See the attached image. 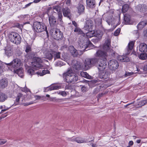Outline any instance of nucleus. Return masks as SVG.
<instances>
[{
  "mask_svg": "<svg viewBox=\"0 0 147 147\" xmlns=\"http://www.w3.org/2000/svg\"><path fill=\"white\" fill-rule=\"evenodd\" d=\"M111 40L109 39H107L102 46V49H99L97 50L96 53L94 54V56L97 58L99 60H107V52L106 51H109L110 54L113 57H114L115 54V52L113 50L110 49Z\"/></svg>",
  "mask_w": 147,
  "mask_h": 147,
  "instance_id": "f257e3e1",
  "label": "nucleus"
},
{
  "mask_svg": "<svg viewBox=\"0 0 147 147\" xmlns=\"http://www.w3.org/2000/svg\"><path fill=\"white\" fill-rule=\"evenodd\" d=\"M22 64L20 60L17 58L14 59L8 63H3L0 61V74L8 70L15 71V69L20 66Z\"/></svg>",
  "mask_w": 147,
  "mask_h": 147,
  "instance_id": "f03ea898",
  "label": "nucleus"
},
{
  "mask_svg": "<svg viewBox=\"0 0 147 147\" xmlns=\"http://www.w3.org/2000/svg\"><path fill=\"white\" fill-rule=\"evenodd\" d=\"M64 80L69 83H74L78 79V76L73 72L72 70L69 68L67 71L63 74Z\"/></svg>",
  "mask_w": 147,
  "mask_h": 147,
  "instance_id": "7ed1b4c3",
  "label": "nucleus"
},
{
  "mask_svg": "<svg viewBox=\"0 0 147 147\" xmlns=\"http://www.w3.org/2000/svg\"><path fill=\"white\" fill-rule=\"evenodd\" d=\"M91 44L92 43L90 41H87L86 43L84 42L81 45L80 44V48L82 49L81 51H86L88 50L89 49L88 48V46ZM68 49L71 55L74 57H77L79 55V52L80 51L77 50L72 46H69Z\"/></svg>",
  "mask_w": 147,
  "mask_h": 147,
  "instance_id": "20e7f679",
  "label": "nucleus"
},
{
  "mask_svg": "<svg viewBox=\"0 0 147 147\" xmlns=\"http://www.w3.org/2000/svg\"><path fill=\"white\" fill-rule=\"evenodd\" d=\"M100 61L98 59L95 57L85 59L84 63V69L86 70L96 65Z\"/></svg>",
  "mask_w": 147,
  "mask_h": 147,
  "instance_id": "39448f33",
  "label": "nucleus"
},
{
  "mask_svg": "<svg viewBox=\"0 0 147 147\" xmlns=\"http://www.w3.org/2000/svg\"><path fill=\"white\" fill-rule=\"evenodd\" d=\"M33 28L34 31L37 33L45 31L48 36L49 33L47 27L44 23L38 21L34 22L33 24Z\"/></svg>",
  "mask_w": 147,
  "mask_h": 147,
  "instance_id": "423d86ee",
  "label": "nucleus"
},
{
  "mask_svg": "<svg viewBox=\"0 0 147 147\" xmlns=\"http://www.w3.org/2000/svg\"><path fill=\"white\" fill-rule=\"evenodd\" d=\"M9 40L16 45L20 44L22 38L19 34L16 32H12L9 35Z\"/></svg>",
  "mask_w": 147,
  "mask_h": 147,
  "instance_id": "0eeeda50",
  "label": "nucleus"
},
{
  "mask_svg": "<svg viewBox=\"0 0 147 147\" xmlns=\"http://www.w3.org/2000/svg\"><path fill=\"white\" fill-rule=\"evenodd\" d=\"M33 68H32L31 67L29 66L26 68L27 74L31 76L35 74H37L38 76H42L46 74H49L50 72L49 71L47 70H44L42 72L38 71L35 73Z\"/></svg>",
  "mask_w": 147,
  "mask_h": 147,
  "instance_id": "6e6552de",
  "label": "nucleus"
},
{
  "mask_svg": "<svg viewBox=\"0 0 147 147\" xmlns=\"http://www.w3.org/2000/svg\"><path fill=\"white\" fill-rule=\"evenodd\" d=\"M50 34L54 39L57 40L61 39L63 37L62 32L59 29L56 28L52 29Z\"/></svg>",
  "mask_w": 147,
  "mask_h": 147,
  "instance_id": "1a4fd4ad",
  "label": "nucleus"
},
{
  "mask_svg": "<svg viewBox=\"0 0 147 147\" xmlns=\"http://www.w3.org/2000/svg\"><path fill=\"white\" fill-rule=\"evenodd\" d=\"M33 61L31 62V65L35 67L36 69L38 68L43 67V65L41 64L42 62L41 59L39 57H34L33 58Z\"/></svg>",
  "mask_w": 147,
  "mask_h": 147,
  "instance_id": "9d476101",
  "label": "nucleus"
},
{
  "mask_svg": "<svg viewBox=\"0 0 147 147\" xmlns=\"http://www.w3.org/2000/svg\"><path fill=\"white\" fill-rule=\"evenodd\" d=\"M119 66L117 61L114 59L109 60L108 62V67L111 70H113L117 69Z\"/></svg>",
  "mask_w": 147,
  "mask_h": 147,
  "instance_id": "9b49d317",
  "label": "nucleus"
},
{
  "mask_svg": "<svg viewBox=\"0 0 147 147\" xmlns=\"http://www.w3.org/2000/svg\"><path fill=\"white\" fill-rule=\"evenodd\" d=\"M71 66L77 70H81L83 68L84 69V65L83 66L82 63L76 60H73L72 61Z\"/></svg>",
  "mask_w": 147,
  "mask_h": 147,
  "instance_id": "f8f14e48",
  "label": "nucleus"
},
{
  "mask_svg": "<svg viewBox=\"0 0 147 147\" xmlns=\"http://www.w3.org/2000/svg\"><path fill=\"white\" fill-rule=\"evenodd\" d=\"M90 140H86L84 139L81 138L73 137L70 139V141L72 142H76L78 143H81L88 142H90L94 140V138L91 137Z\"/></svg>",
  "mask_w": 147,
  "mask_h": 147,
  "instance_id": "ddd939ff",
  "label": "nucleus"
},
{
  "mask_svg": "<svg viewBox=\"0 0 147 147\" xmlns=\"http://www.w3.org/2000/svg\"><path fill=\"white\" fill-rule=\"evenodd\" d=\"M53 51L47 49L43 51L44 58L50 60L53 58Z\"/></svg>",
  "mask_w": 147,
  "mask_h": 147,
  "instance_id": "4468645a",
  "label": "nucleus"
},
{
  "mask_svg": "<svg viewBox=\"0 0 147 147\" xmlns=\"http://www.w3.org/2000/svg\"><path fill=\"white\" fill-rule=\"evenodd\" d=\"M106 60H101L100 61L98 66V68L99 71H102L107 67V64Z\"/></svg>",
  "mask_w": 147,
  "mask_h": 147,
  "instance_id": "2eb2a0df",
  "label": "nucleus"
},
{
  "mask_svg": "<svg viewBox=\"0 0 147 147\" xmlns=\"http://www.w3.org/2000/svg\"><path fill=\"white\" fill-rule=\"evenodd\" d=\"M93 27V22L91 20H88L86 21L84 28L85 30L87 31H91Z\"/></svg>",
  "mask_w": 147,
  "mask_h": 147,
  "instance_id": "dca6fc26",
  "label": "nucleus"
},
{
  "mask_svg": "<svg viewBox=\"0 0 147 147\" xmlns=\"http://www.w3.org/2000/svg\"><path fill=\"white\" fill-rule=\"evenodd\" d=\"M135 40L131 41L128 44V45L126 49V54H129L133 49Z\"/></svg>",
  "mask_w": 147,
  "mask_h": 147,
  "instance_id": "f3484780",
  "label": "nucleus"
},
{
  "mask_svg": "<svg viewBox=\"0 0 147 147\" xmlns=\"http://www.w3.org/2000/svg\"><path fill=\"white\" fill-rule=\"evenodd\" d=\"M49 24L51 26H54L56 24V20L55 17L53 15L48 16Z\"/></svg>",
  "mask_w": 147,
  "mask_h": 147,
  "instance_id": "a211bd4d",
  "label": "nucleus"
},
{
  "mask_svg": "<svg viewBox=\"0 0 147 147\" xmlns=\"http://www.w3.org/2000/svg\"><path fill=\"white\" fill-rule=\"evenodd\" d=\"M136 9L140 12L144 13L147 10V7L145 5L140 4L137 6Z\"/></svg>",
  "mask_w": 147,
  "mask_h": 147,
  "instance_id": "6ab92c4d",
  "label": "nucleus"
},
{
  "mask_svg": "<svg viewBox=\"0 0 147 147\" xmlns=\"http://www.w3.org/2000/svg\"><path fill=\"white\" fill-rule=\"evenodd\" d=\"M110 73L107 71H106L105 73L104 72L99 73V77L101 79H106L109 77Z\"/></svg>",
  "mask_w": 147,
  "mask_h": 147,
  "instance_id": "aec40b11",
  "label": "nucleus"
},
{
  "mask_svg": "<svg viewBox=\"0 0 147 147\" xmlns=\"http://www.w3.org/2000/svg\"><path fill=\"white\" fill-rule=\"evenodd\" d=\"M139 51L141 52H147V45L145 43H141L139 46Z\"/></svg>",
  "mask_w": 147,
  "mask_h": 147,
  "instance_id": "412c9836",
  "label": "nucleus"
},
{
  "mask_svg": "<svg viewBox=\"0 0 147 147\" xmlns=\"http://www.w3.org/2000/svg\"><path fill=\"white\" fill-rule=\"evenodd\" d=\"M14 73L17 74L18 76L21 78H22L24 76V70L22 67H20L18 69H15V71H12Z\"/></svg>",
  "mask_w": 147,
  "mask_h": 147,
  "instance_id": "4be33fe9",
  "label": "nucleus"
},
{
  "mask_svg": "<svg viewBox=\"0 0 147 147\" xmlns=\"http://www.w3.org/2000/svg\"><path fill=\"white\" fill-rule=\"evenodd\" d=\"M86 3L87 6L90 8H93L95 7V0H86Z\"/></svg>",
  "mask_w": 147,
  "mask_h": 147,
  "instance_id": "5701e85b",
  "label": "nucleus"
},
{
  "mask_svg": "<svg viewBox=\"0 0 147 147\" xmlns=\"http://www.w3.org/2000/svg\"><path fill=\"white\" fill-rule=\"evenodd\" d=\"M63 16L65 17H67L70 19V16L71 15L70 10L69 8H65L63 9Z\"/></svg>",
  "mask_w": 147,
  "mask_h": 147,
  "instance_id": "b1692460",
  "label": "nucleus"
},
{
  "mask_svg": "<svg viewBox=\"0 0 147 147\" xmlns=\"http://www.w3.org/2000/svg\"><path fill=\"white\" fill-rule=\"evenodd\" d=\"M8 81L7 79H3L0 80V87L3 88L7 85Z\"/></svg>",
  "mask_w": 147,
  "mask_h": 147,
  "instance_id": "393cba45",
  "label": "nucleus"
},
{
  "mask_svg": "<svg viewBox=\"0 0 147 147\" xmlns=\"http://www.w3.org/2000/svg\"><path fill=\"white\" fill-rule=\"evenodd\" d=\"M147 24V20L141 21L138 24L137 28L138 30H142Z\"/></svg>",
  "mask_w": 147,
  "mask_h": 147,
  "instance_id": "a878e982",
  "label": "nucleus"
},
{
  "mask_svg": "<svg viewBox=\"0 0 147 147\" xmlns=\"http://www.w3.org/2000/svg\"><path fill=\"white\" fill-rule=\"evenodd\" d=\"M94 36L101 39L103 35L102 32L100 30L94 31Z\"/></svg>",
  "mask_w": 147,
  "mask_h": 147,
  "instance_id": "bb28decb",
  "label": "nucleus"
},
{
  "mask_svg": "<svg viewBox=\"0 0 147 147\" xmlns=\"http://www.w3.org/2000/svg\"><path fill=\"white\" fill-rule=\"evenodd\" d=\"M118 60L122 62H128L129 61V58L126 55H119L117 57Z\"/></svg>",
  "mask_w": 147,
  "mask_h": 147,
  "instance_id": "cd10ccee",
  "label": "nucleus"
},
{
  "mask_svg": "<svg viewBox=\"0 0 147 147\" xmlns=\"http://www.w3.org/2000/svg\"><path fill=\"white\" fill-rule=\"evenodd\" d=\"M124 20L125 24H131V22L130 16L127 14L124 15Z\"/></svg>",
  "mask_w": 147,
  "mask_h": 147,
  "instance_id": "c85d7f7f",
  "label": "nucleus"
},
{
  "mask_svg": "<svg viewBox=\"0 0 147 147\" xmlns=\"http://www.w3.org/2000/svg\"><path fill=\"white\" fill-rule=\"evenodd\" d=\"M4 50L5 54L8 57H10L12 55V51L10 47L7 46L5 47Z\"/></svg>",
  "mask_w": 147,
  "mask_h": 147,
  "instance_id": "c756f323",
  "label": "nucleus"
},
{
  "mask_svg": "<svg viewBox=\"0 0 147 147\" xmlns=\"http://www.w3.org/2000/svg\"><path fill=\"white\" fill-rule=\"evenodd\" d=\"M77 9H78V13H79L81 14L84 11L85 7L83 4L79 3Z\"/></svg>",
  "mask_w": 147,
  "mask_h": 147,
  "instance_id": "7c9ffc66",
  "label": "nucleus"
},
{
  "mask_svg": "<svg viewBox=\"0 0 147 147\" xmlns=\"http://www.w3.org/2000/svg\"><path fill=\"white\" fill-rule=\"evenodd\" d=\"M26 52L27 53V55L29 59H31L32 57V55H29L31 51V47L30 45H27L26 46Z\"/></svg>",
  "mask_w": 147,
  "mask_h": 147,
  "instance_id": "2f4dec72",
  "label": "nucleus"
},
{
  "mask_svg": "<svg viewBox=\"0 0 147 147\" xmlns=\"http://www.w3.org/2000/svg\"><path fill=\"white\" fill-rule=\"evenodd\" d=\"M80 74L81 76L88 79H91L92 78V77L86 72L82 71L80 73Z\"/></svg>",
  "mask_w": 147,
  "mask_h": 147,
  "instance_id": "473e14b6",
  "label": "nucleus"
},
{
  "mask_svg": "<svg viewBox=\"0 0 147 147\" xmlns=\"http://www.w3.org/2000/svg\"><path fill=\"white\" fill-rule=\"evenodd\" d=\"M61 53L59 52H57L53 51V57H54V60H55L57 59H59L60 57Z\"/></svg>",
  "mask_w": 147,
  "mask_h": 147,
  "instance_id": "72a5a7b5",
  "label": "nucleus"
},
{
  "mask_svg": "<svg viewBox=\"0 0 147 147\" xmlns=\"http://www.w3.org/2000/svg\"><path fill=\"white\" fill-rule=\"evenodd\" d=\"M107 22L109 25H112L114 24V20L113 18H112L111 16H109L107 18Z\"/></svg>",
  "mask_w": 147,
  "mask_h": 147,
  "instance_id": "f704fd0d",
  "label": "nucleus"
},
{
  "mask_svg": "<svg viewBox=\"0 0 147 147\" xmlns=\"http://www.w3.org/2000/svg\"><path fill=\"white\" fill-rule=\"evenodd\" d=\"M7 96L5 93H0V102H3L7 98Z\"/></svg>",
  "mask_w": 147,
  "mask_h": 147,
  "instance_id": "c9c22d12",
  "label": "nucleus"
},
{
  "mask_svg": "<svg viewBox=\"0 0 147 147\" xmlns=\"http://www.w3.org/2000/svg\"><path fill=\"white\" fill-rule=\"evenodd\" d=\"M22 96V94L21 93H19L18 94L17 96L16 97V100L14 104L15 105H18L20 99Z\"/></svg>",
  "mask_w": 147,
  "mask_h": 147,
  "instance_id": "e433bc0d",
  "label": "nucleus"
},
{
  "mask_svg": "<svg viewBox=\"0 0 147 147\" xmlns=\"http://www.w3.org/2000/svg\"><path fill=\"white\" fill-rule=\"evenodd\" d=\"M51 90H56L61 88V86L60 85H58L54 84L51 86Z\"/></svg>",
  "mask_w": 147,
  "mask_h": 147,
  "instance_id": "4c0bfd02",
  "label": "nucleus"
},
{
  "mask_svg": "<svg viewBox=\"0 0 147 147\" xmlns=\"http://www.w3.org/2000/svg\"><path fill=\"white\" fill-rule=\"evenodd\" d=\"M65 63L61 61H58L56 62L55 64V66L61 67L65 65Z\"/></svg>",
  "mask_w": 147,
  "mask_h": 147,
  "instance_id": "58836bf2",
  "label": "nucleus"
},
{
  "mask_svg": "<svg viewBox=\"0 0 147 147\" xmlns=\"http://www.w3.org/2000/svg\"><path fill=\"white\" fill-rule=\"evenodd\" d=\"M94 31H88V32L86 33V36L88 38H90L94 36Z\"/></svg>",
  "mask_w": 147,
  "mask_h": 147,
  "instance_id": "ea45409f",
  "label": "nucleus"
},
{
  "mask_svg": "<svg viewBox=\"0 0 147 147\" xmlns=\"http://www.w3.org/2000/svg\"><path fill=\"white\" fill-rule=\"evenodd\" d=\"M129 8V6L127 4L124 5L122 6V11L123 13H125L127 11Z\"/></svg>",
  "mask_w": 147,
  "mask_h": 147,
  "instance_id": "a19ab883",
  "label": "nucleus"
},
{
  "mask_svg": "<svg viewBox=\"0 0 147 147\" xmlns=\"http://www.w3.org/2000/svg\"><path fill=\"white\" fill-rule=\"evenodd\" d=\"M139 57L141 59L145 60L147 58V55L145 53H142L139 55Z\"/></svg>",
  "mask_w": 147,
  "mask_h": 147,
  "instance_id": "79ce46f5",
  "label": "nucleus"
},
{
  "mask_svg": "<svg viewBox=\"0 0 147 147\" xmlns=\"http://www.w3.org/2000/svg\"><path fill=\"white\" fill-rule=\"evenodd\" d=\"M53 9L58 13L61 11L60 7L59 6H53Z\"/></svg>",
  "mask_w": 147,
  "mask_h": 147,
  "instance_id": "37998d69",
  "label": "nucleus"
},
{
  "mask_svg": "<svg viewBox=\"0 0 147 147\" xmlns=\"http://www.w3.org/2000/svg\"><path fill=\"white\" fill-rule=\"evenodd\" d=\"M146 104H147V99L145 100H141L139 102L138 105L140 106L141 107L142 106H144Z\"/></svg>",
  "mask_w": 147,
  "mask_h": 147,
  "instance_id": "c03bdc74",
  "label": "nucleus"
},
{
  "mask_svg": "<svg viewBox=\"0 0 147 147\" xmlns=\"http://www.w3.org/2000/svg\"><path fill=\"white\" fill-rule=\"evenodd\" d=\"M3 109L1 110V113H2L4 111H6L8 110L9 109V108H8V107H6L4 105L3 106H0V109Z\"/></svg>",
  "mask_w": 147,
  "mask_h": 147,
  "instance_id": "a18cd8bd",
  "label": "nucleus"
},
{
  "mask_svg": "<svg viewBox=\"0 0 147 147\" xmlns=\"http://www.w3.org/2000/svg\"><path fill=\"white\" fill-rule=\"evenodd\" d=\"M74 31L76 32H77L79 34H81L82 33V32L81 30L77 27H76L74 30Z\"/></svg>",
  "mask_w": 147,
  "mask_h": 147,
  "instance_id": "49530a36",
  "label": "nucleus"
},
{
  "mask_svg": "<svg viewBox=\"0 0 147 147\" xmlns=\"http://www.w3.org/2000/svg\"><path fill=\"white\" fill-rule=\"evenodd\" d=\"M101 22L102 20L100 18H97L95 20V22L96 23L98 24H101Z\"/></svg>",
  "mask_w": 147,
  "mask_h": 147,
  "instance_id": "de8ad7c7",
  "label": "nucleus"
},
{
  "mask_svg": "<svg viewBox=\"0 0 147 147\" xmlns=\"http://www.w3.org/2000/svg\"><path fill=\"white\" fill-rule=\"evenodd\" d=\"M101 39V38L96 37L93 38L92 39V41L94 43H96L98 42Z\"/></svg>",
  "mask_w": 147,
  "mask_h": 147,
  "instance_id": "09e8293b",
  "label": "nucleus"
},
{
  "mask_svg": "<svg viewBox=\"0 0 147 147\" xmlns=\"http://www.w3.org/2000/svg\"><path fill=\"white\" fill-rule=\"evenodd\" d=\"M21 89V90L25 92H30V90L28 88L25 86V87L23 88H22Z\"/></svg>",
  "mask_w": 147,
  "mask_h": 147,
  "instance_id": "8fccbe9b",
  "label": "nucleus"
},
{
  "mask_svg": "<svg viewBox=\"0 0 147 147\" xmlns=\"http://www.w3.org/2000/svg\"><path fill=\"white\" fill-rule=\"evenodd\" d=\"M121 30V29L120 28L117 29L114 32V35L117 36L120 33Z\"/></svg>",
  "mask_w": 147,
  "mask_h": 147,
  "instance_id": "3c124183",
  "label": "nucleus"
},
{
  "mask_svg": "<svg viewBox=\"0 0 147 147\" xmlns=\"http://www.w3.org/2000/svg\"><path fill=\"white\" fill-rule=\"evenodd\" d=\"M58 94H60L63 96H65L67 95V93L65 91H61L58 93Z\"/></svg>",
  "mask_w": 147,
  "mask_h": 147,
  "instance_id": "603ef678",
  "label": "nucleus"
},
{
  "mask_svg": "<svg viewBox=\"0 0 147 147\" xmlns=\"http://www.w3.org/2000/svg\"><path fill=\"white\" fill-rule=\"evenodd\" d=\"M7 142L6 140L0 139V145H2L5 144Z\"/></svg>",
  "mask_w": 147,
  "mask_h": 147,
  "instance_id": "864d4df0",
  "label": "nucleus"
},
{
  "mask_svg": "<svg viewBox=\"0 0 147 147\" xmlns=\"http://www.w3.org/2000/svg\"><path fill=\"white\" fill-rule=\"evenodd\" d=\"M141 69H142L143 71L147 72V64L145 65L144 66H142L141 68Z\"/></svg>",
  "mask_w": 147,
  "mask_h": 147,
  "instance_id": "5fc2aeb1",
  "label": "nucleus"
},
{
  "mask_svg": "<svg viewBox=\"0 0 147 147\" xmlns=\"http://www.w3.org/2000/svg\"><path fill=\"white\" fill-rule=\"evenodd\" d=\"M80 86L82 87L81 90L83 91H85L86 90V88L83 85H80Z\"/></svg>",
  "mask_w": 147,
  "mask_h": 147,
  "instance_id": "6e6d98bb",
  "label": "nucleus"
},
{
  "mask_svg": "<svg viewBox=\"0 0 147 147\" xmlns=\"http://www.w3.org/2000/svg\"><path fill=\"white\" fill-rule=\"evenodd\" d=\"M51 86H50L47 87L46 88H45L44 89V92H47L49 90H51Z\"/></svg>",
  "mask_w": 147,
  "mask_h": 147,
  "instance_id": "4d7b16f0",
  "label": "nucleus"
},
{
  "mask_svg": "<svg viewBox=\"0 0 147 147\" xmlns=\"http://www.w3.org/2000/svg\"><path fill=\"white\" fill-rule=\"evenodd\" d=\"M58 22L61 25L62 24H63V21H62V18H58Z\"/></svg>",
  "mask_w": 147,
  "mask_h": 147,
  "instance_id": "13d9d810",
  "label": "nucleus"
},
{
  "mask_svg": "<svg viewBox=\"0 0 147 147\" xmlns=\"http://www.w3.org/2000/svg\"><path fill=\"white\" fill-rule=\"evenodd\" d=\"M133 74L132 73L126 72V73L125 74V76L127 77L129 76H131Z\"/></svg>",
  "mask_w": 147,
  "mask_h": 147,
  "instance_id": "bf43d9fd",
  "label": "nucleus"
},
{
  "mask_svg": "<svg viewBox=\"0 0 147 147\" xmlns=\"http://www.w3.org/2000/svg\"><path fill=\"white\" fill-rule=\"evenodd\" d=\"M63 16L62 13L61 11L60 12L58 13V18H62Z\"/></svg>",
  "mask_w": 147,
  "mask_h": 147,
  "instance_id": "052dcab7",
  "label": "nucleus"
},
{
  "mask_svg": "<svg viewBox=\"0 0 147 147\" xmlns=\"http://www.w3.org/2000/svg\"><path fill=\"white\" fill-rule=\"evenodd\" d=\"M66 4L68 5H69L70 3V0H66Z\"/></svg>",
  "mask_w": 147,
  "mask_h": 147,
  "instance_id": "680f3d73",
  "label": "nucleus"
},
{
  "mask_svg": "<svg viewBox=\"0 0 147 147\" xmlns=\"http://www.w3.org/2000/svg\"><path fill=\"white\" fill-rule=\"evenodd\" d=\"M32 3V2H31V3H29L26 4L25 6V7H24V8H26L28 7L29 6H30V5H31V4Z\"/></svg>",
  "mask_w": 147,
  "mask_h": 147,
  "instance_id": "e2e57ef3",
  "label": "nucleus"
},
{
  "mask_svg": "<svg viewBox=\"0 0 147 147\" xmlns=\"http://www.w3.org/2000/svg\"><path fill=\"white\" fill-rule=\"evenodd\" d=\"M144 35L145 36H147V29L144 31Z\"/></svg>",
  "mask_w": 147,
  "mask_h": 147,
  "instance_id": "0e129e2a",
  "label": "nucleus"
},
{
  "mask_svg": "<svg viewBox=\"0 0 147 147\" xmlns=\"http://www.w3.org/2000/svg\"><path fill=\"white\" fill-rule=\"evenodd\" d=\"M98 91H99V89L98 88H95V89L94 91V94H96L98 92Z\"/></svg>",
  "mask_w": 147,
  "mask_h": 147,
  "instance_id": "69168bd1",
  "label": "nucleus"
},
{
  "mask_svg": "<svg viewBox=\"0 0 147 147\" xmlns=\"http://www.w3.org/2000/svg\"><path fill=\"white\" fill-rule=\"evenodd\" d=\"M134 144V142L132 141H130L129 143V146H132Z\"/></svg>",
  "mask_w": 147,
  "mask_h": 147,
  "instance_id": "338daca9",
  "label": "nucleus"
},
{
  "mask_svg": "<svg viewBox=\"0 0 147 147\" xmlns=\"http://www.w3.org/2000/svg\"><path fill=\"white\" fill-rule=\"evenodd\" d=\"M41 1L40 0H34L33 3H37L39 2L40 1Z\"/></svg>",
  "mask_w": 147,
  "mask_h": 147,
  "instance_id": "774afa93",
  "label": "nucleus"
}]
</instances>
